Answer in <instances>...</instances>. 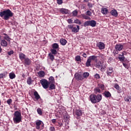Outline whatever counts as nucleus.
I'll list each match as a JSON object with an SVG mask.
<instances>
[{
  "label": "nucleus",
  "instance_id": "48",
  "mask_svg": "<svg viewBox=\"0 0 131 131\" xmlns=\"http://www.w3.org/2000/svg\"><path fill=\"white\" fill-rule=\"evenodd\" d=\"M7 104H8V105H11V103H12V99H9L8 100H7Z\"/></svg>",
  "mask_w": 131,
  "mask_h": 131
},
{
  "label": "nucleus",
  "instance_id": "37",
  "mask_svg": "<svg viewBox=\"0 0 131 131\" xmlns=\"http://www.w3.org/2000/svg\"><path fill=\"white\" fill-rule=\"evenodd\" d=\"M51 54H52V55H57V50L55 49H52L51 50Z\"/></svg>",
  "mask_w": 131,
  "mask_h": 131
},
{
  "label": "nucleus",
  "instance_id": "33",
  "mask_svg": "<svg viewBox=\"0 0 131 131\" xmlns=\"http://www.w3.org/2000/svg\"><path fill=\"white\" fill-rule=\"evenodd\" d=\"M94 93L95 94H100L101 90H100L99 88H96L95 89H94Z\"/></svg>",
  "mask_w": 131,
  "mask_h": 131
},
{
  "label": "nucleus",
  "instance_id": "27",
  "mask_svg": "<svg viewBox=\"0 0 131 131\" xmlns=\"http://www.w3.org/2000/svg\"><path fill=\"white\" fill-rule=\"evenodd\" d=\"M34 96H35L36 100H39V99H40V96H39V95L36 91L34 92Z\"/></svg>",
  "mask_w": 131,
  "mask_h": 131
},
{
  "label": "nucleus",
  "instance_id": "57",
  "mask_svg": "<svg viewBox=\"0 0 131 131\" xmlns=\"http://www.w3.org/2000/svg\"><path fill=\"white\" fill-rule=\"evenodd\" d=\"M62 125H63V124L61 123H58V126H59V127H61Z\"/></svg>",
  "mask_w": 131,
  "mask_h": 131
},
{
  "label": "nucleus",
  "instance_id": "8",
  "mask_svg": "<svg viewBox=\"0 0 131 131\" xmlns=\"http://www.w3.org/2000/svg\"><path fill=\"white\" fill-rule=\"evenodd\" d=\"M36 129H42L43 128L44 124L42 121L37 120L35 121Z\"/></svg>",
  "mask_w": 131,
  "mask_h": 131
},
{
  "label": "nucleus",
  "instance_id": "63",
  "mask_svg": "<svg viewBox=\"0 0 131 131\" xmlns=\"http://www.w3.org/2000/svg\"><path fill=\"white\" fill-rule=\"evenodd\" d=\"M0 125H1V122H0Z\"/></svg>",
  "mask_w": 131,
  "mask_h": 131
},
{
  "label": "nucleus",
  "instance_id": "4",
  "mask_svg": "<svg viewBox=\"0 0 131 131\" xmlns=\"http://www.w3.org/2000/svg\"><path fill=\"white\" fill-rule=\"evenodd\" d=\"M68 27L69 28V29H71L72 32L73 33H77V32H79V29H80L79 26L78 25L74 26L73 25H69Z\"/></svg>",
  "mask_w": 131,
  "mask_h": 131
},
{
  "label": "nucleus",
  "instance_id": "41",
  "mask_svg": "<svg viewBox=\"0 0 131 131\" xmlns=\"http://www.w3.org/2000/svg\"><path fill=\"white\" fill-rule=\"evenodd\" d=\"M75 60L77 62H80L81 61V58H80V56L77 55L75 57Z\"/></svg>",
  "mask_w": 131,
  "mask_h": 131
},
{
  "label": "nucleus",
  "instance_id": "45",
  "mask_svg": "<svg viewBox=\"0 0 131 131\" xmlns=\"http://www.w3.org/2000/svg\"><path fill=\"white\" fill-rule=\"evenodd\" d=\"M118 59L120 60V61H124L125 57L124 56H119Z\"/></svg>",
  "mask_w": 131,
  "mask_h": 131
},
{
  "label": "nucleus",
  "instance_id": "29",
  "mask_svg": "<svg viewBox=\"0 0 131 131\" xmlns=\"http://www.w3.org/2000/svg\"><path fill=\"white\" fill-rule=\"evenodd\" d=\"M60 42L62 46H65L67 43V40L65 39H61L60 40Z\"/></svg>",
  "mask_w": 131,
  "mask_h": 131
},
{
  "label": "nucleus",
  "instance_id": "13",
  "mask_svg": "<svg viewBox=\"0 0 131 131\" xmlns=\"http://www.w3.org/2000/svg\"><path fill=\"white\" fill-rule=\"evenodd\" d=\"M97 47L99 50H104L105 49V44L102 42H99L97 43Z\"/></svg>",
  "mask_w": 131,
  "mask_h": 131
},
{
  "label": "nucleus",
  "instance_id": "54",
  "mask_svg": "<svg viewBox=\"0 0 131 131\" xmlns=\"http://www.w3.org/2000/svg\"><path fill=\"white\" fill-rule=\"evenodd\" d=\"M124 53H125V52L123 51L121 54H119V56H121V57H124Z\"/></svg>",
  "mask_w": 131,
  "mask_h": 131
},
{
  "label": "nucleus",
  "instance_id": "14",
  "mask_svg": "<svg viewBox=\"0 0 131 131\" xmlns=\"http://www.w3.org/2000/svg\"><path fill=\"white\" fill-rule=\"evenodd\" d=\"M114 88L117 90V93L118 94H120L121 93H122V90H121V88H120V86H119V85L117 83H115L114 85Z\"/></svg>",
  "mask_w": 131,
  "mask_h": 131
},
{
  "label": "nucleus",
  "instance_id": "24",
  "mask_svg": "<svg viewBox=\"0 0 131 131\" xmlns=\"http://www.w3.org/2000/svg\"><path fill=\"white\" fill-rule=\"evenodd\" d=\"M8 74V72H4L3 73L0 74V78H6V76H7Z\"/></svg>",
  "mask_w": 131,
  "mask_h": 131
},
{
  "label": "nucleus",
  "instance_id": "46",
  "mask_svg": "<svg viewBox=\"0 0 131 131\" xmlns=\"http://www.w3.org/2000/svg\"><path fill=\"white\" fill-rule=\"evenodd\" d=\"M58 5H62L63 4V0H56Z\"/></svg>",
  "mask_w": 131,
  "mask_h": 131
},
{
  "label": "nucleus",
  "instance_id": "40",
  "mask_svg": "<svg viewBox=\"0 0 131 131\" xmlns=\"http://www.w3.org/2000/svg\"><path fill=\"white\" fill-rule=\"evenodd\" d=\"M50 86L49 87L50 90H55L56 89V87L55 86V84H54V83H51Z\"/></svg>",
  "mask_w": 131,
  "mask_h": 131
},
{
  "label": "nucleus",
  "instance_id": "16",
  "mask_svg": "<svg viewBox=\"0 0 131 131\" xmlns=\"http://www.w3.org/2000/svg\"><path fill=\"white\" fill-rule=\"evenodd\" d=\"M110 13L112 16H113V17H117L118 16V13L117 12V10L114 9L112 10Z\"/></svg>",
  "mask_w": 131,
  "mask_h": 131
},
{
  "label": "nucleus",
  "instance_id": "44",
  "mask_svg": "<svg viewBox=\"0 0 131 131\" xmlns=\"http://www.w3.org/2000/svg\"><path fill=\"white\" fill-rule=\"evenodd\" d=\"M86 15H87V16H92V12L90 10L87 11L86 12Z\"/></svg>",
  "mask_w": 131,
  "mask_h": 131
},
{
  "label": "nucleus",
  "instance_id": "39",
  "mask_svg": "<svg viewBox=\"0 0 131 131\" xmlns=\"http://www.w3.org/2000/svg\"><path fill=\"white\" fill-rule=\"evenodd\" d=\"M37 112L39 115H42V111H41V108L38 107L37 109Z\"/></svg>",
  "mask_w": 131,
  "mask_h": 131
},
{
  "label": "nucleus",
  "instance_id": "35",
  "mask_svg": "<svg viewBox=\"0 0 131 131\" xmlns=\"http://www.w3.org/2000/svg\"><path fill=\"white\" fill-rule=\"evenodd\" d=\"M52 48L53 49L57 50V49H59V45L57 43H54L52 45Z\"/></svg>",
  "mask_w": 131,
  "mask_h": 131
},
{
  "label": "nucleus",
  "instance_id": "28",
  "mask_svg": "<svg viewBox=\"0 0 131 131\" xmlns=\"http://www.w3.org/2000/svg\"><path fill=\"white\" fill-rule=\"evenodd\" d=\"M16 77V75L14 72L9 73V78L10 79H14Z\"/></svg>",
  "mask_w": 131,
  "mask_h": 131
},
{
  "label": "nucleus",
  "instance_id": "11",
  "mask_svg": "<svg viewBox=\"0 0 131 131\" xmlns=\"http://www.w3.org/2000/svg\"><path fill=\"white\" fill-rule=\"evenodd\" d=\"M97 65L99 66V67H101V69H105V68L107 67V64H106L104 61H99L97 63Z\"/></svg>",
  "mask_w": 131,
  "mask_h": 131
},
{
  "label": "nucleus",
  "instance_id": "53",
  "mask_svg": "<svg viewBox=\"0 0 131 131\" xmlns=\"http://www.w3.org/2000/svg\"><path fill=\"white\" fill-rule=\"evenodd\" d=\"M50 131H55V127H53V126H51L50 127Z\"/></svg>",
  "mask_w": 131,
  "mask_h": 131
},
{
  "label": "nucleus",
  "instance_id": "26",
  "mask_svg": "<svg viewBox=\"0 0 131 131\" xmlns=\"http://www.w3.org/2000/svg\"><path fill=\"white\" fill-rule=\"evenodd\" d=\"M82 76H83V79H84V78L86 79V78H88V77L90 76V73L89 72H84L83 73Z\"/></svg>",
  "mask_w": 131,
  "mask_h": 131
},
{
  "label": "nucleus",
  "instance_id": "47",
  "mask_svg": "<svg viewBox=\"0 0 131 131\" xmlns=\"http://www.w3.org/2000/svg\"><path fill=\"white\" fill-rule=\"evenodd\" d=\"M95 77L96 79H100V75H99V74H96L95 75Z\"/></svg>",
  "mask_w": 131,
  "mask_h": 131
},
{
  "label": "nucleus",
  "instance_id": "42",
  "mask_svg": "<svg viewBox=\"0 0 131 131\" xmlns=\"http://www.w3.org/2000/svg\"><path fill=\"white\" fill-rule=\"evenodd\" d=\"M77 14H78V12L77 10H75L72 12V15L74 17H76V16H77Z\"/></svg>",
  "mask_w": 131,
  "mask_h": 131
},
{
  "label": "nucleus",
  "instance_id": "7",
  "mask_svg": "<svg viewBox=\"0 0 131 131\" xmlns=\"http://www.w3.org/2000/svg\"><path fill=\"white\" fill-rule=\"evenodd\" d=\"M115 49L116 50L114 51V54H115V55H118V52H120V51L123 50V45L121 44L116 45L115 46Z\"/></svg>",
  "mask_w": 131,
  "mask_h": 131
},
{
  "label": "nucleus",
  "instance_id": "6",
  "mask_svg": "<svg viewBox=\"0 0 131 131\" xmlns=\"http://www.w3.org/2000/svg\"><path fill=\"white\" fill-rule=\"evenodd\" d=\"M83 25L84 27H86V26H91V27H95L96 25H97V22L94 20H87L84 23Z\"/></svg>",
  "mask_w": 131,
  "mask_h": 131
},
{
  "label": "nucleus",
  "instance_id": "12",
  "mask_svg": "<svg viewBox=\"0 0 131 131\" xmlns=\"http://www.w3.org/2000/svg\"><path fill=\"white\" fill-rule=\"evenodd\" d=\"M75 78H76L77 80H83V77L81 74H78V73L75 74Z\"/></svg>",
  "mask_w": 131,
  "mask_h": 131
},
{
  "label": "nucleus",
  "instance_id": "22",
  "mask_svg": "<svg viewBox=\"0 0 131 131\" xmlns=\"http://www.w3.org/2000/svg\"><path fill=\"white\" fill-rule=\"evenodd\" d=\"M26 56L25 54H23V53H20L19 54V58L20 59V60H21V61L23 60H25V59H26V58H25Z\"/></svg>",
  "mask_w": 131,
  "mask_h": 131
},
{
  "label": "nucleus",
  "instance_id": "31",
  "mask_svg": "<svg viewBox=\"0 0 131 131\" xmlns=\"http://www.w3.org/2000/svg\"><path fill=\"white\" fill-rule=\"evenodd\" d=\"M54 82H55V79L54 78V77H50L49 84H50V83H54Z\"/></svg>",
  "mask_w": 131,
  "mask_h": 131
},
{
  "label": "nucleus",
  "instance_id": "58",
  "mask_svg": "<svg viewBox=\"0 0 131 131\" xmlns=\"http://www.w3.org/2000/svg\"><path fill=\"white\" fill-rule=\"evenodd\" d=\"M82 56H83V57H84V58H86V54L83 53L82 54Z\"/></svg>",
  "mask_w": 131,
  "mask_h": 131
},
{
  "label": "nucleus",
  "instance_id": "30",
  "mask_svg": "<svg viewBox=\"0 0 131 131\" xmlns=\"http://www.w3.org/2000/svg\"><path fill=\"white\" fill-rule=\"evenodd\" d=\"M27 82L28 84H29V85H30V84H31L32 82H33V80H32V79H31V77H29L27 80Z\"/></svg>",
  "mask_w": 131,
  "mask_h": 131
},
{
  "label": "nucleus",
  "instance_id": "34",
  "mask_svg": "<svg viewBox=\"0 0 131 131\" xmlns=\"http://www.w3.org/2000/svg\"><path fill=\"white\" fill-rule=\"evenodd\" d=\"M124 101H125V102H130L131 101V96L125 97Z\"/></svg>",
  "mask_w": 131,
  "mask_h": 131
},
{
  "label": "nucleus",
  "instance_id": "43",
  "mask_svg": "<svg viewBox=\"0 0 131 131\" xmlns=\"http://www.w3.org/2000/svg\"><path fill=\"white\" fill-rule=\"evenodd\" d=\"M98 86L99 88V89H101V90H102V91H104V89H105V86L104 85V84H98Z\"/></svg>",
  "mask_w": 131,
  "mask_h": 131
},
{
  "label": "nucleus",
  "instance_id": "21",
  "mask_svg": "<svg viewBox=\"0 0 131 131\" xmlns=\"http://www.w3.org/2000/svg\"><path fill=\"white\" fill-rule=\"evenodd\" d=\"M101 13L103 14V15H106L108 13V9L106 8H101Z\"/></svg>",
  "mask_w": 131,
  "mask_h": 131
},
{
  "label": "nucleus",
  "instance_id": "61",
  "mask_svg": "<svg viewBox=\"0 0 131 131\" xmlns=\"http://www.w3.org/2000/svg\"><path fill=\"white\" fill-rule=\"evenodd\" d=\"M1 38H2V36L0 35V40H1Z\"/></svg>",
  "mask_w": 131,
  "mask_h": 131
},
{
  "label": "nucleus",
  "instance_id": "25",
  "mask_svg": "<svg viewBox=\"0 0 131 131\" xmlns=\"http://www.w3.org/2000/svg\"><path fill=\"white\" fill-rule=\"evenodd\" d=\"M4 35H5L4 36V39H5V40H7V41L10 42V41H11V38L9 37V35H8V34H4Z\"/></svg>",
  "mask_w": 131,
  "mask_h": 131
},
{
  "label": "nucleus",
  "instance_id": "18",
  "mask_svg": "<svg viewBox=\"0 0 131 131\" xmlns=\"http://www.w3.org/2000/svg\"><path fill=\"white\" fill-rule=\"evenodd\" d=\"M24 61L25 65H30L31 64V60L28 58H25Z\"/></svg>",
  "mask_w": 131,
  "mask_h": 131
},
{
  "label": "nucleus",
  "instance_id": "23",
  "mask_svg": "<svg viewBox=\"0 0 131 131\" xmlns=\"http://www.w3.org/2000/svg\"><path fill=\"white\" fill-rule=\"evenodd\" d=\"M103 94L105 98H110V97H111V93H110L109 91H105Z\"/></svg>",
  "mask_w": 131,
  "mask_h": 131
},
{
  "label": "nucleus",
  "instance_id": "51",
  "mask_svg": "<svg viewBox=\"0 0 131 131\" xmlns=\"http://www.w3.org/2000/svg\"><path fill=\"white\" fill-rule=\"evenodd\" d=\"M123 66H124V67H125V68L128 69V65H127V64L123 63Z\"/></svg>",
  "mask_w": 131,
  "mask_h": 131
},
{
  "label": "nucleus",
  "instance_id": "50",
  "mask_svg": "<svg viewBox=\"0 0 131 131\" xmlns=\"http://www.w3.org/2000/svg\"><path fill=\"white\" fill-rule=\"evenodd\" d=\"M13 54H14V51H10L8 52V55H9V56H11V55H13Z\"/></svg>",
  "mask_w": 131,
  "mask_h": 131
},
{
  "label": "nucleus",
  "instance_id": "62",
  "mask_svg": "<svg viewBox=\"0 0 131 131\" xmlns=\"http://www.w3.org/2000/svg\"><path fill=\"white\" fill-rule=\"evenodd\" d=\"M0 106H1V100H0Z\"/></svg>",
  "mask_w": 131,
  "mask_h": 131
},
{
  "label": "nucleus",
  "instance_id": "20",
  "mask_svg": "<svg viewBox=\"0 0 131 131\" xmlns=\"http://www.w3.org/2000/svg\"><path fill=\"white\" fill-rule=\"evenodd\" d=\"M79 17L83 18L84 19H85L86 20H90L91 19V18L90 17H89L88 15H86L84 14H81V15Z\"/></svg>",
  "mask_w": 131,
  "mask_h": 131
},
{
  "label": "nucleus",
  "instance_id": "3",
  "mask_svg": "<svg viewBox=\"0 0 131 131\" xmlns=\"http://www.w3.org/2000/svg\"><path fill=\"white\" fill-rule=\"evenodd\" d=\"M13 120L14 123L17 124V123H20L22 121V115L21 113L19 111H15L13 115Z\"/></svg>",
  "mask_w": 131,
  "mask_h": 131
},
{
  "label": "nucleus",
  "instance_id": "60",
  "mask_svg": "<svg viewBox=\"0 0 131 131\" xmlns=\"http://www.w3.org/2000/svg\"><path fill=\"white\" fill-rule=\"evenodd\" d=\"M2 47L0 46V53H2Z\"/></svg>",
  "mask_w": 131,
  "mask_h": 131
},
{
  "label": "nucleus",
  "instance_id": "19",
  "mask_svg": "<svg viewBox=\"0 0 131 131\" xmlns=\"http://www.w3.org/2000/svg\"><path fill=\"white\" fill-rule=\"evenodd\" d=\"M61 13H62V14H68V13H69V10H68V9H64V8H61L60 10Z\"/></svg>",
  "mask_w": 131,
  "mask_h": 131
},
{
  "label": "nucleus",
  "instance_id": "52",
  "mask_svg": "<svg viewBox=\"0 0 131 131\" xmlns=\"http://www.w3.org/2000/svg\"><path fill=\"white\" fill-rule=\"evenodd\" d=\"M88 6L89 8H93V4H92V3H88Z\"/></svg>",
  "mask_w": 131,
  "mask_h": 131
},
{
  "label": "nucleus",
  "instance_id": "1",
  "mask_svg": "<svg viewBox=\"0 0 131 131\" xmlns=\"http://www.w3.org/2000/svg\"><path fill=\"white\" fill-rule=\"evenodd\" d=\"M13 16L14 13H12V11H11L10 9H6L0 12V17L3 18V19L6 21H7V20H9L10 18L13 17Z\"/></svg>",
  "mask_w": 131,
  "mask_h": 131
},
{
  "label": "nucleus",
  "instance_id": "56",
  "mask_svg": "<svg viewBox=\"0 0 131 131\" xmlns=\"http://www.w3.org/2000/svg\"><path fill=\"white\" fill-rule=\"evenodd\" d=\"M52 123H54V124L56 123V119H52Z\"/></svg>",
  "mask_w": 131,
  "mask_h": 131
},
{
  "label": "nucleus",
  "instance_id": "2",
  "mask_svg": "<svg viewBox=\"0 0 131 131\" xmlns=\"http://www.w3.org/2000/svg\"><path fill=\"white\" fill-rule=\"evenodd\" d=\"M102 98V96L101 94H98L97 95L92 94L90 96V101L92 104H96V103L101 102Z\"/></svg>",
  "mask_w": 131,
  "mask_h": 131
},
{
  "label": "nucleus",
  "instance_id": "5",
  "mask_svg": "<svg viewBox=\"0 0 131 131\" xmlns=\"http://www.w3.org/2000/svg\"><path fill=\"white\" fill-rule=\"evenodd\" d=\"M97 60V56L92 55L90 56L87 59V61L85 63L86 67H90L91 66V63L92 61H96Z\"/></svg>",
  "mask_w": 131,
  "mask_h": 131
},
{
  "label": "nucleus",
  "instance_id": "38",
  "mask_svg": "<svg viewBox=\"0 0 131 131\" xmlns=\"http://www.w3.org/2000/svg\"><path fill=\"white\" fill-rule=\"evenodd\" d=\"M74 23H75L76 24H79V25H81V21L79 19H76L74 20Z\"/></svg>",
  "mask_w": 131,
  "mask_h": 131
},
{
  "label": "nucleus",
  "instance_id": "32",
  "mask_svg": "<svg viewBox=\"0 0 131 131\" xmlns=\"http://www.w3.org/2000/svg\"><path fill=\"white\" fill-rule=\"evenodd\" d=\"M38 75L40 77H43V76H45V72L39 71V72H38Z\"/></svg>",
  "mask_w": 131,
  "mask_h": 131
},
{
  "label": "nucleus",
  "instance_id": "55",
  "mask_svg": "<svg viewBox=\"0 0 131 131\" xmlns=\"http://www.w3.org/2000/svg\"><path fill=\"white\" fill-rule=\"evenodd\" d=\"M112 61V58H110L108 60L107 62L109 64H110V63H111V61Z\"/></svg>",
  "mask_w": 131,
  "mask_h": 131
},
{
  "label": "nucleus",
  "instance_id": "10",
  "mask_svg": "<svg viewBox=\"0 0 131 131\" xmlns=\"http://www.w3.org/2000/svg\"><path fill=\"white\" fill-rule=\"evenodd\" d=\"M113 72H114V71L113 70V68L108 67L106 68V73L107 76H110L111 77H112V74H113Z\"/></svg>",
  "mask_w": 131,
  "mask_h": 131
},
{
  "label": "nucleus",
  "instance_id": "59",
  "mask_svg": "<svg viewBox=\"0 0 131 131\" xmlns=\"http://www.w3.org/2000/svg\"><path fill=\"white\" fill-rule=\"evenodd\" d=\"M83 3H89L90 0H83Z\"/></svg>",
  "mask_w": 131,
  "mask_h": 131
},
{
  "label": "nucleus",
  "instance_id": "49",
  "mask_svg": "<svg viewBox=\"0 0 131 131\" xmlns=\"http://www.w3.org/2000/svg\"><path fill=\"white\" fill-rule=\"evenodd\" d=\"M67 21L68 22L69 24H71V23H73V20L71 19H68Z\"/></svg>",
  "mask_w": 131,
  "mask_h": 131
},
{
  "label": "nucleus",
  "instance_id": "9",
  "mask_svg": "<svg viewBox=\"0 0 131 131\" xmlns=\"http://www.w3.org/2000/svg\"><path fill=\"white\" fill-rule=\"evenodd\" d=\"M40 82L43 89H47L49 88V82L46 79H42L40 80Z\"/></svg>",
  "mask_w": 131,
  "mask_h": 131
},
{
  "label": "nucleus",
  "instance_id": "17",
  "mask_svg": "<svg viewBox=\"0 0 131 131\" xmlns=\"http://www.w3.org/2000/svg\"><path fill=\"white\" fill-rule=\"evenodd\" d=\"M1 46H2V47L6 48L8 47V42H7V41H6V40L5 39L1 40Z\"/></svg>",
  "mask_w": 131,
  "mask_h": 131
},
{
  "label": "nucleus",
  "instance_id": "15",
  "mask_svg": "<svg viewBox=\"0 0 131 131\" xmlns=\"http://www.w3.org/2000/svg\"><path fill=\"white\" fill-rule=\"evenodd\" d=\"M74 114L75 116H81V115H82V111H81V110H76Z\"/></svg>",
  "mask_w": 131,
  "mask_h": 131
},
{
  "label": "nucleus",
  "instance_id": "36",
  "mask_svg": "<svg viewBox=\"0 0 131 131\" xmlns=\"http://www.w3.org/2000/svg\"><path fill=\"white\" fill-rule=\"evenodd\" d=\"M49 57H50V59L51 61H54V59H55V57L54 56V55L53 54L50 53L48 54Z\"/></svg>",
  "mask_w": 131,
  "mask_h": 131
}]
</instances>
